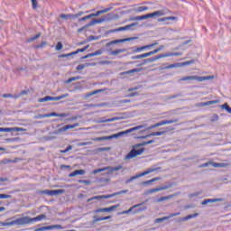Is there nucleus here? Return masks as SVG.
I'll use <instances>...</instances> for the list:
<instances>
[{
    "instance_id": "nucleus-49",
    "label": "nucleus",
    "mask_w": 231,
    "mask_h": 231,
    "mask_svg": "<svg viewBox=\"0 0 231 231\" xmlns=\"http://www.w3.org/2000/svg\"><path fill=\"white\" fill-rule=\"evenodd\" d=\"M0 133H12V128L8 127H0Z\"/></svg>"
},
{
    "instance_id": "nucleus-18",
    "label": "nucleus",
    "mask_w": 231,
    "mask_h": 231,
    "mask_svg": "<svg viewBox=\"0 0 231 231\" xmlns=\"http://www.w3.org/2000/svg\"><path fill=\"white\" fill-rule=\"evenodd\" d=\"M160 55H161V59H163L165 57H181L183 53L182 52H166Z\"/></svg>"
},
{
    "instance_id": "nucleus-44",
    "label": "nucleus",
    "mask_w": 231,
    "mask_h": 231,
    "mask_svg": "<svg viewBox=\"0 0 231 231\" xmlns=\"http://www.w3.org/2000/svg\"><path fill=\"white\" fill-rule=\"evenodd\" d=\"M0 226H14V221H11V222H0Z\"/></svg>"
},
{
    "instance_id": "nucleus-40",
    "label": "nucleus",
    "mask_w": 231,
    "mask_h": 231,
    "mask_svg": "<svg viewBox=\"0 0 231 231\" xmlns=\"http://www.w3.org/2000/svg\"><path fill=\"white\" fill-rule=\"evenodd\" d=\"M220 107L221 109H225L226 113H229V115H231V107L230 106H228V104L225 103L224 105H221Z\"/></svg>"
},
{
    "instance_id": "nucleus-62",
    "label": "nucleus",
    "mask_w": 231,
    "mask_h": 231,
    "mask_svg": "<svg viewBox=\"0 0 231 231\" xmlns=\"http://www.w3.org/2000/svg\"><path fill=\"white\" fill-rule=\"evenodd\" d=\"M131 59H132V60H136L138 59H142V54L132 56Z\"/></svg>"
},
{
    "instance_id": "nucleus-12",
    "label": "nucleus",
    "mask_w": 231,
    "mask_h": 231,
    "mask_svg": "<svg viewBox=\"0 0 231 231\" xmlns=\"http://www.w3.org/2000/svg\"><path fill=\"white\" fill-rule=\"evenodd\" d=\"M64 189H53V190H43L42 194H46V196H59V194H62Z\"/></svg>"
},
{
    "instance_id": "nucleus-64",
    "label": "nucleus",
    "mask_w": 231,
    "mask_h": 231,
    "mask_svg": "<svg viewBox=\"0 0 231 231\" xmlns=\"http://www.w3.org/2000/svg\"><path fill=\"white\" fill-rule=\"evenodd\" d=\"M32 5V8L35 9L37 8V0H31Z\"/></svg>"
},
{
    "instance_id": "nucleus-2",
    "label": "nucleus",
    "mask_w": 231,
    "mask_h": 231,
    "mask_svg": "<svg viewBox=\"0 0 231 231\" xmlns=\"http://www.w3.org/2000/svg\"><path fill=\"white\" fill-rule=\"evenodd\" d=\"M145 127V125H141L134 126L133 128H129L125 131L119 132L117 134L109 135V136H105V137H98L96 140V142H100L101 140H113L115 138H120V136H124L125 134H129V133H134V131H140L141 129H143Z\"/></svg>"
},
{
    "instance_id": "nucleus-56",
    "label": "nucleus",
    "mask_w": 231,
    "mask_h": 231,
    "mask_svg": "<svg viewBox=\"0 0 231 231\" xmlns=\"http://www.w3.org/2000/svg\"><path fill=\"white\" fill-rule=\"evenodd\" d=\"M60 19H69V17H73V14H61L60 15Z\"/></svg>"
},
{
    "instance_id": "nucleus-27",
    "label": "nucleus",
    "mask_w": 231,
    "mask_h": 231,
    "mask_svg": "<svg viewBox=\"0 0 231 231\" xmlns=\"http://www.w3.org/2000/svg\"><path fill=\"white\" fill-rule=\"evenodd\" d=\"M125 118H127V116L125 114H122L118 116H115L110 119H107L106 122H115L116 120H125Z\"/></svg>"
},
{
    "instance_id": "nucleus-39",
    "label": "nucleus",
    "mask_w": 231,
    "mask_h": 231,
    "mask_svg": "<svg viewBox=\"0 0 231 231\" xmlns=\"http://www.w3.org/2000/svg\"><path fill=\"white\" fill-rule=\"evenodd\" d=\"M139 71H141L140 69H133L123 72L122 75H131V73H139Z\"/></svg>"
},
{
    "instance_id": "nucleus-22",
    "label": "nucleus",
    "mask_w": 231,
    "mask_h": 231,
    "mask_svg": "<svg viewBox=\"0 0 231 231\" xmlns=\"http://www.w3.org/2000/svg\"><path fill=\"white\" fill-rule=\"evenodd\" d=\"M84 174H86V171H84V170H77V171L69 173V178H75V176H79V175L82 176Z\"/></svg>"
},
{
    "instance_id": "nucleus-9",
    "label": "nucleus",
    "mask_w": 231,
    "mask_h": 231,
    "mask_svg": "<svg viewBox=\"0 0 231 231\" xmlns=\"http://www.w3.org/2000/svg\"><path fill=\"white\" fill-rule=\"evenodd\" d=\"M14 225L23 226V225H30L32 223L30 217H22L20 218H16L13 220Z\"/></svg>"
},
{
    "instance_id": "nucleus-46",
    "label": "nucleus",
    "mask_w": 231,
    "mask_h": 231,
    "mask_svg": "<svg viewBox=\"0 0 231 231\" xmlns=\"http://www.w3.org/2000/svg\"><path fill=\"white\" fill-rule=\"evenodd\" d=\"M107 219H111V216L99 217L96 218V221H107Z\"/></svg>"
},
{
    "instance_id": "nucleus-38",
    "label": "nucleus",
    "mask_w": 231,
    "mask_h": 231,
    "mask_svg": "<svg viewBox=\"0 0 231 231\" xmlns=\"http://www.w3.org/2000/svg\"><path fill=\"white\" fill-rule=\"evenodd\" d=\"M3 98H19L21 97V95H12V94H3L2 95Z\"/></svg>"
},
{
    "instance_id": "nucleus-16",
    "label": "nucleus",
    "mask_w": 231,
    "mask_h": 231,
    "mask_svg": "<svg viewBox=\"0 0 231 231\" xmlns=\"http://www.w3.org/2000/svg\"><path fill=\"white\" fill-rule=\"evenodd\" d=\"M102 53H104L103 50H97L95 52H91V53H88V54L81 57V60H84L85 59H89L91 57H97L98 55H102Z\"/></svg>"
},
{
    "instance_id": "nucleus-53",
    "label": "nucleus",
    "mask_w": 231,
    "mask_h": 231,
    "mask_svg": "<svg viewBox=\"0 0 231 231\" xmlns=\"http://www.w3.org/2000/svg\"><path fill=\"white\" fill-rule=\"evenodd\" d=\"M10 198H12V195H6V194L0 193V199H10Z\"/></svg>"
},
{
    "instance_id": "nucleus-43",
    "label": "nucleus",
    "mask_w": 231,
    "mask_h": 231,
    "mask_svg": "<svg viewBox=\"0 0 231 231\" xmlns=\"http://www.w3.org/2000/svg\"><path fill=\"white\" fill-rule=\"evenodd\" d=\"M35 120H41L42 118H48V114H38L34 116Z\"/></svg>"
},
{
    "instance_id": "nucleus-25",
    "label": "nucleus",
    "mask_w": 231,
    "mask_h": 231,
    "mask_svg": "<svg viewBox=\"0 0 231 231\" xmlns=\"http://www.w3.org/2000/svg\"><path fill=\"white\" fill-rule=\"evenodd\" d=\"M68 116L69 115L66 114V113L58 114V113H55V112H51V113L47 114V118H50V116H58V117H60V118H66V116Z\"/></svg>"
},
{
    "instance_id": "nucleus-3",
    "label": "nucleus",
    "mask_w": 231,
    "mask_h": 231,
    "mask_svg": "<svg viewBox=\"0 0 231 231\" xmlns=\"http://www.w3.org/2000/svg\"><path fill=\"white\" fill-rule=\"evenodd\" d=\"M212 79H214V76H186L180 79V81L185 82L187 80H197L198 82H205V80H212Z\"/></svg>"
},
{
    "instance_id": "nucleus-26",
    "label": "nucleus",
    "mask_w": 231,
    "mask_h": 231,
    "mask_svg": "<svg viewBox=\"0 0 231 231\" xmlns=\"http://www.w3.org/2000/svg\"><path fill=\"white\" fill-rule=\"evenodd\" d=\"M217 201H223L222 199H204L201 205H208V203H217Z\"/></svg>"
},
{
    "instance_id": "nucleus-37",
    "label": "nucleus",
    "mask_w": 231,
    "mask_h": 231,
    "mask_svg": "<svg viewBox=\"0 0 231 231\" xmlns=\"http://www.w3.org/2000/svg\"><path fill=\"white\" fill-rule=\"evenodd\" d=\"M160 190H165V188H154L149 189L146 193L147 194H154V192H160Z\"/></svg>"
},
{
    "instance_id": "nucleus-19",
    "label": "nucleus",
    "mask_w": 231,
    "mask_h": 231,
    "mask_svg": "<svg viewBox=\"0 0 231 231\" xmlns=\"http://www.w3.org/2000/svg\"><path fill=\"white\" fill-rule=\"evenodd\" d=\"M109 198H113V195H101V196H95L90 199H88V203L93 201L94 199H109Z\"/></svg>"
},
{
    "instance_id": "nucleus-13",
    "label": "nucleus",
    "mask_w": 231,
    "mask_h": 231,
    "mask_svg": "<svg viewBox=\"0 0 231 231\" xmlns=\"http://www.w3.org/2000/svg\"><path fill=\"white\" fill-rule=\"evenodd\" d=\"M162 59L161 55H157V56H154L152 58H150V59H146V60H143L142 62L139 64V66H145V64H149L151 62H154L155 60H158Z\"/></svg>"
},
{
    "instance_id": "nucleus-52",
    "label": "nucleus",
    "mask_w": 231,
    "mask_h": 231,
    "mask_svg": "<svg viewBox=\"0 0 231 231\" xmlns=\"http://www.w3.org/2000/svg\"><path fill=\"white\" fill-rule=\"evenodd\" d=\"M78 183H84L85 185H90L91 180H78Z\"/></svg>"
},
{
    "instance_id": "nucleus-47",
    "label": "nucleus",
    "mask_w": 231,
    "mask_h": 231,
    "mask_svg": "<svg viewBox=\"0 0 231 231\" xmlns=\"http://www.w3.org/2000/svg\"><path fill=\"white\" fill-rule=\"evenodd\" d=\"M45 230H51V227H50V226H47L38 227L34 229V231H45Z\"/></svg>"
},
{
    "instance_id": "nucleus-41",
    "label": "nucleus",
    "mask_w": 231,
    "mask_h": 231,
    "mask_svg": "<svg viewBox=\"0 0 231 231\" xmlns=\"http://www.w3.org/2000/svg\"><path fill=\"white\" fill-rule=\"evenodd\" d=\"M230 164L229 163H225V162H215L213 163V167H228Z\"/></svg>"
},
{
    "instance_id": "nucleus-4",
    "label": "nucleus",
    "mask_w": 231,
    "mask_h": 231,
    "mask_svg": "<svg viewBox=\"0 0 231 231\" xmlns=\"http://www.w3.org/2000/svg\"><path fill=\"white\" fill-rule=\"evenodd\" d=\"M121 169H124V166L118 165L116 167L113 166H106L103 168H98L97 170H94L92 171L93 174H98V172H104V171H108V174H111L112 172H116V171H120Z\"/></svg>"
},
{
    "instance_id": "nucleus-48",
    "label": "nucleus",
    "mask_w": 231,
    "mask_h": 231,
    "mask_svg": "<svg viewBox=\"0 0 231 231\" xmlns=\"http://www.w3.org/2000/svg\"><path fill=\"white\" fill-rule=\"evenodd\" d=\"M47 42H42L41 44L35 45L36 50H41L46 46Z\"/></svg>"
},
{
    "instance_id": "nucleus-54",
    "label": "nucleus",
    "mask_w": 231,
    "mask_h": 231,
    "mask_svg": "<svg viewBox=\"0 0 231 231\" xmlns=\"http://www.w3.org/2000/svg\"><path fill=\"white\" fill-rule=\"evenodd\" d=\"M39 37H41V33H38V34L32 36V38H30L29 42H32L33 41H37V39H39Z\"/></svg>"
},
{
    "instance_id": "nucleus-29",
    "label": "nucleus",
    "mask_w": 231,
    "mask_h": 231,
    "mask_svg": "<svg viewBox=\"0 0 231 231\" xmlns=\"http://www.w3.org/2000/svg\"><path fill=\"white\" fill-rule=\"evenodd\" d=\"M89 66H95L93 63H85V64H79L77 66L76 69L78 71H82L85 68H89Z\"/></svg>"
},
{
    "instance_id": "nucleus-8",
    "label": "nucleus",
    "mask_w": 231,
    "mask_h": 231,
    "mask_svg": "<svg viewBox=\"0 0 231 231\" xmlns=\"http://www.w3.org/2000/svg\"><path fill=\"white\" fill-rule=\"evenodd\" d=\"M176 122H179L178 118L171 119V120H163L159 123H156L155 125L149 126L148 129H155V127H162V125H167L168 124H176Z\"/></svg>"
},
{
    "instance_id": "nucleus-20",
    "label": "nucleus",
    "mask_w": 231,
    "mask_h": 231,
    "mask_svg": "<svg viewBox=\"0 0 231 231\" xmlns=\"http://www.w3.org/2000/svg\"><path fill=\"white\" fill-rule=\"evenodd\" d=\"M138 23H130L128 25H125L124 27H119L115 30V32H125L126 30H130L133 28V26H136Z\"/></svg>"
},
{
    "instance_id": "nucleus-1",
    "label": "nucleus",
    "mask_w": 231,
    "mask_h": 231,
    "mask_svg": "<svg viewBox=\"0 0 231 231\" xmlns=\"http://www.w3.org/2000/svg\"><path fill=\"white\" fill-rule=\"evenodd\" d=\"M171 14H172L171 10L162 9L141 16L131 17L130 21H144V19H150L151 17H163V15H169Z\"/></svg>"
},
{
    "instance_id": "nucleus-23",
    "label": "nucleus",
    "mask_w": 231,
    "mask_h": 231,
    "mask_svg": "<svg viewBox=\"0 0 231 231\" xmlns=\"http://www.w3.org/2000/svg\"><path fill=\"white\" fill-rule=\"evenodd\" d=\"M113 7H107L106 9H103V10H100V11H97L96 14H90V18L91 17H98V15H100V14H106L107 12H111Z\"/></svg>"
},
{
    "instance_id": "nucleus-35",
    "label": "nucleus",
    "mask_w": 231,
    "mask_h": 231,
    "mask_svg": "<svg viewBox=\"0 0 231 231\" xmlns=\"http://www.w3.org/2000/svg\"><path fill=\"white\" fill-rule=\"evenodd\" d=\"M50 100L51 101L55 100V97L47 96L45 97L40 98L38 101L42 103V102H48Z\"/></svg>"
},
{
    "instance_id": "nucleus-51",
    "label": "nucleus",
    "mask_w": 231,
    "mask_h": 231,
    "mask_svg": "<svg viewBox=\"0 0 231 231\" xmlns=\"http://www.w3.org/2000/svg\"><path fill=\"white\" fill-rule=\"evenodd\" d=\"M72 55H75V54H72V52L67 53V54H60L59 55V59H67V57H72Z\"/></svg>"
},
{
    "instance_id": "nucleus-50",
    "label": "nucleus",
    "mask_w": 231,
    "mask_h": 231,
    "mask_svg": "<svg viewBox=\"0 0 231 231\" xmlns=\"http://www.w3.org/2000/svg\"><path fill=\"white\" fill-rule=\"evenodd\" d=\"M71 149H73V146L69 145L65 150H60V152L66 154V152H69V151H71Z\"/></svg>"
},
{
    "instance_id": "nucleus-30",
    "label": "nucleus",
    "mask_w": 231,
    "mask_h": 231,
    "mask_svg": "<svg viewBox=\"0 0 231 231\" xmlns=\"http://www.w3.org/2000/svg\"><path fill=\"white\" fill-rule=\"evenodd\" d=\"M42 219H46V215H39L36 217H31V223H37L39 221H42Z\"/></svg>"
},
{
    "instance_id": "nucleus-24",
    "label": "nucleus",
    "mask_w": 231,
    "mask_h": 231,
    "mask_svg": "<svg viewBox=\"0 0 231 231\" xmlns=\"http://www.w3.org/2000/svg\"><path fill=\"white\" fill-rule=\"evenodd\" d=\"M219 100H211V101H207V102H202L199 104V107H205L207 106H212L214 104H218Z\"/></svg>"
},
{
    "instance_id": "nucleus-10",
    "label": "nucleus",
    "mask_w": 231,
    "mask_h": 231,
    "mask_svg": "<svg viewBox=\"0 0 231 231\" xmlns=\"http://www.w3.org/2000/svg\"><path fill=\"white\" fill-rule=\"evenodd\" d=\"M106 21H107V18L106 17H101V18H94L92 19V21L90 23H88L86 25V28H89V26H94V24H102V23H106Z\"/></svg>"
},
{
    "instance_id": "nucleus-33",
    "label": "nucleus",
    "mask_w": 231,
    "mask_h": 231,
    "mask_svg": "<svg viewBox=\"0 0 231 231\" xmlns=\"http://www.w3.org/2000/svg\"><path fill=\"white\" fill-rule=\"evenodd\" d=\"M151 143H154V140H150L147 142H143L141 143L135 144V147H143L145 145H151Z\"/></svg>"
},
{
    "instance_id": "nucleus-59",
    "label": "nucleus",
    "mask_w": 231,
    "mask_h": 231,
    "mask_svg": "<svg viewBox=\"0 0 231 231\" xmlns=\"http://www.w3.org/2000/svg\"><path fill=\"white\" fill-rule=\"evenodd\" d=\"M55 49L57 51H60V50L62 49V42H59Z\"/></svg>"
},
{
    "instance_id": "nucleus-36",
    "label": "nucleus",
    "mask_w": 231,
    "mask_h": 231,
    "mask_svg": "<svg viewBox=\"0 0 231 231\" xmlns=\"http://www.w3.org/2000/svg\"><path fill=\"white\" fill-rule=\"evenodd\" d=\"M193 217H198V213L193 215H188L180 219V221H189V219H193Z\"/></svg>"
},
{
    "instance_id": "nucleus-15",
    "label": "nucleus",
    "mask_w": 231,
    "mask_h": 231,
    "mask_svg": "<svg viewBox=\"0 0 231 231\" xmlns=\"http://www.w3.org/2000/svg\"><path fill=\"white\" fill-rule=\"evenodd\" d=\"M118 206L115 205L109 208H97L94 211V214H98L100 212H113L116 208H117Z\"/></svg>"
},
{
    "instance_id": "nucleus-28",
    "label": "nucleus",
    "mask_w": 231,
    "mask_h": 231,
    "mask_svg": "<svg viewBox=\"0 0 231 231\" xmlns=\"http://www.w3.org/2000/svg\"><path fill=\"white\" fill-rule=\"evenodd\" d=\"M127 51V49H118L116 51L108 50L109 55H118L120 53H125Z\"/></svg>"
},
{
    "instance_id": "nucleus-42",
    "label": "nucleus",
    "mask_w": 231,
    "mask_h": 231,
    "mask_svg": "<svg viewBox=\"0 0 231 231\" xmlns=\"http://www.w3.org/2000/svg\"><path fill=\"white\" fill-rule=\"evenodd\" d=\"M88 48H89V45H87V46L83 47L82 49H78L76 51H72V54L78 55V53H82L83 51H86V50H88Z\"/></svg>"
},
{
    "instance_id": "nucleus-34",
    "label": "nucleus",
    "mask_w": 231,
    "mask_h": 231,
    "mask_svg": "<svg viewBox=\"0 0 231 231\" xmlns=\"http://www.w3.org/2000/svg\"><path fill=\"white\" fill-rule=\"evenodd\" d=\"M160 180V177L153 178L150 180H144L142 182L143 185H151V183H154V181H158Z\"/></svg>"
},
{
    "instance_id": "nucleus-17",
    "label": "nucleus",
    "mask_w": 231,
    "mask_h": 231,
    "mask_svg": "<svg viewBox=\"0 0 231 231\" xmlns=\"http://www.w3.org/2000/svg\"><path fill=\"white\" fill-rule=\"evenodd\" d=\"M180 214H181V213L180 212L171 213L168 217H161V218H157L155 220V223H162V221H167V219H171V217H175V216H180Z\"/></svg>"
},
{
    "instance_id": "nucleus-11",
    "label": "nucleus",
    "mask_w": 231,
    "mask_h": 231,
    "mask_svg": "<svg viewBox=\"0 0 231 231\" xmlns=\"http://www.w3.org/2000/svg\"><path fill=\"white\" fill-rule=\"evenodd\" d=\"M75 127H79V124L78 123L73 124V125H66L65 126L58 129L56 134H59L60 133H64V132H66V131H68L69 129H75Z\"/></svg>"
},
{
    "instance_id": "nucleus-7",
    "label": "nucleus",
    "mask_w": 231,
    "mask_h": 231,
    "mask_svg": "<svg viewBox=\"0 0 231 231\" xmlns=\"http://www.w3.org/2000/svg\"><path fill=\"white\" fill-rule=\"evenodd\" d=\"M142 205H143V202L135 204L133 207H131L128 210L123 211V214H130V212H133V210L134 214H138V212H143V210H147V207L139 208L142 207Z\"/></svg>"
},
{
    "instance_id": "nucleus-45",
    "label": "nucleus",
    "mask_w": 231,
    "mask_h": 231,
    "mask_svg": "<svg viewBox=\"0 0 231 231\" xmlns=\"http://www.w3.org/2000/svg\"><path fill=\"white\" fill-rule=\"evenodd\" d=\"M69 97V94H62L60 96L55 97V100H62L63 98H68Z\"/></svg>"
},
{
    "instance_id": "nucleus-57",
    "label": "nucleus",
    "mask_w": 231,
    "mask_h": 231,
    "mask_svg": "<svg viewBox=\"0 0 231 231\" xmlns=\"http://www.w3.org/2000/svg\"><path fill=\"white\" fill-rule=\"evenodd\" d=\"M49 228H51V230H53V228H59L60 230H62V226L61 225H53V226H49Z\"/></svg>"
},
{
    "instance_id": "nucleus-6",
    "label": "nucleus",
    "mask_w": 231,
    "mask_h": 231,
    "mask_svg": "<svg viewBox=\"0 0 231 231\" xmlns=\"http://www.w3.org/2000/svg\"><path fill=\"white\" fill-rule=\"evenodd\" d=\"M160 170V168H149L142 173L136 174L130 179H128L125 183H131L134 180H138V178H142L143 176H147V174H151V172H156V171Z\"/></svg>"
},
{
    "instance_id": "nucleus-63",
    "label": "nucleus",
    "mask_w": 231,
    "mask_h": 231,
    "mask_svg": "<svg viewBox=\"0 0 231 231\" xmlns=\"http://www.w3.org/2000/svg\"><path fill=\"white\" fill-rule=\"evenodd\" d=\"M217 120H219V116L217 115H213L211 122H217Z\"/></svg>"
},
{
    "instance_id": "nucleus-61",
    "label": "nucleus",
    "mask_w": 231,
    "mask_h": 231,
    "mask_svg": "<svg viewBox=\"0 0 231 231\" xmlns=\"http://www.w3.org/2000/svg\"><path fill=\"white\" fill-rule=\"evenodd\" d=\"M79 145H81V146L93 145V142H84V143H80Z\"/></svg>"
},
{
    "instance_id": "nucleus-58",
    "label": "nucleus",
    "mask_w": 231,
    "mask_h": 231,
    "mask_svg": "<svg viewBox=\"0 0 231 231\" xmlns=\"http://www.w3.org/2000/svg\"><path fill=\"white\" fill-rule=\"evenodd\" d=\"M88 19H91V15H90V14H88V15H87V16H84V17H82V18H79V23H82V22H84V21H88Z\"/></svg>"
},
{
    "instance_id": "nucleus-5",
    "label": "nucleus",
    "mask_w": 231,
    "mask_h": 231,
    "mask_svg": "<svg viewBox=\"0 0 231 231\" xmlns=\"http://www.w3.org/2000/svg\"><path fill=\"white\" fill-rule=\"evenodd\" d=\"M136 145H134V148L130 151L128 154L125 155V160H131L133 158H136V156H140L145 152V148L138 149Z\"/></svg>"
},
{
    "instance_id": "nucleus-14",
    "label": "nucleus",
    "mask_w": 231,
    "mask_h": 231,
    "mask_svg": "<svg viewBox=\"0 0 231 231\" xmlns=\"http://www.w3.org/2000/svg\"><path fill=\"white\" fill-rule=\"evenodd\" d=\"M190 64V61H185L182 63H173L166 66L164 69H172V68H181V66H189Z\"/></svg>"
},
{
    "instance_id": "nucleus-32",
    "label": "nucleus",
    "mask_w": 231,
    "mask_h": 231,
    "mask_svg": "<svg viewBox=\"0 0 231 231\" xmlns=\"http://www.w3.org/2000/svg\"><path fill=\"white\" fill-rule=\"evenodd\" d=\"M129 41V39H121V40H115L106 44V46H113V44H119V42H125Z\"/></svg>"
},
{
    "instance_id": "nucleus-60",
    "label": "nucleus",
    "mask_w": 231,
    "mask_h": 231,
    "mask_svg": "<svg viewBox=\"0 0 231 231\" xmlns=\"http://www.w3.org/2000/svg\"><path fill=\"white\" fill-rule=\"evenodd\" d=\"M81 15H84V12H79L76 14H72V17H74L75 19H77V17H80Z\"/></svg>"
},
{
    "instance_id": "nucleus-21",
    "label": "nucleus",
    "mask_w": 231,
    "mask_h": 231,
    "mask_svg": "<svg viewBox=\"0 0 231 231\" xmlns=\"http://www.w3.org/2000/svg\"><path fill=\"white\" fill-rule=\"evenodd\" d=\"M163 134H165V132H152L150 134L140 136L139 138L144 140V138H149V136H162Z\"/></svg>"
},
{
    "instance_id": "nucleus-55",
    "label": "nucleus",
    "mask_w": 231,
    "mask_h": 231,
    "mask_svg": "<svg viewBox=\"0 0 231 231\" xmlns=\"http://www.w3.org/2000/svg\"><path fill=\"white\" fill-rule=\"evenodd\" d=\"M145 10H149V7L140 6V7L137 8V12H139V13L145 12Z\"/></svg>"
},
{
    "instance_id": "nucleus-31",
    "label": "nucleus",
    "mask_w": 231,
    "mask_h": 231,
    "mask_svg": "<svg viewBox=\"0 0 231 231\" xmlns=\"http://www.w3.org/2000/svg\"><path fill=\"white\" fill-rule=\"evenodd\" d=\"M164 21H178V17L176 16H167L164 18H160L158 20L159 23H164Z\"/></svg>"
}]
</instances>
